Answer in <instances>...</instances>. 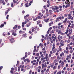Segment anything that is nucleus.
Returning <instances> with one entry per match:
<instances>
[{"mask_svg": "<svg viewBox=\"0 0 74 74\" xmlns=\"http://www.w3.org/2000/svg\"><path fill=\"white\" fill-rule=\"evenodd\" d=\"M71 54H70L69 55H67L66 56V60H68L69 58L71 59Z\"/></svg>", "mask_w": 74, "mask_h": 74, "instance_id": "f257e3e1", "label": "nucleus"}, {"mask_svg": "<svg viewBox=\"0 0 74 74\" xmlns=\"http://www.w3.org/2000/svg\"><path fill=\"white\" fill-rule=\"evenodd\" d=\"M12 32V35H13L14 36H15L17 35V34L16 33H15V32H14V31L12 30L11 31Z\"/></svg>", "mask_w": 74, "mask_h": 74, "instance_id": "f03ea898", "label": "nucleus"}, {"mask_svg": "<svg viewBox=\"0 0 74 74\" xmlns=\"http://www.w3.org/2000/svg\"><path fill=\"white\" fill-rule=\"evenodd\" d=\"M73 32V29H69V34H72V32Z\"/></svg>", "mask_w": 74, "mask_h": 74, "instance_id": "7ed1b4c3", "label": "nucleus"}, {"mask_svg": "<svg viewBox=\"0 0 74 74\" xmlns=\"http://www.w3.org/2000/svg\"><path fill=\"white\" fill-rule=\"evenodd\" d=\"M72 17V16H71V14H68V19H71V18Z\"/></svg>", "mask_w": 74, "mask_h": 74, "instance_id": "20e7f679", "label": "nucleus"}, {"mask_svg": "<svg viewBox=\"0 0 74 74\" xmlns=\"http://www.w3.org/2000/svg\"><path fill=\"white\" fill-rule=\"evenodd\" d=\"M50 8H51L53 11H54V12H56V11H55V9L54 8V7L52 6Z\"/></svg>", "mask_w": 74, "mask_h": 74, "instance_id": "39448f33", "label": "nucleus"}, {"mask_svg": "<svg viewBox=\"0 0 74 74\" xmlns=\"http://www.w3.org/2000/svg\"><path fill=\"white\" fill-rule=\"evenodd\" d=\"M10 41L11 42H14V38H12L10 39Z\"/></svg>", "mask_w": 74, "mask_h": 74, "instance_id": "423d86ee", "label": "nucleus"}, {"mask_svg": "<svg viewBox=\"0 0 74 74\" xmlns=\"http://www.w3.org/2000/svg\"><path fill=\"white\" fill-rule=\"evenodd\" d=\"M28 4H29V3L28 2L27 3L25 4V6L26 7H29V5Z\"/></svg>", "mask_w": 74, "mask_h": 74, "instance_id": "0eeeda50", "label": "nucleus"}, {"mask_svg": "<svg viewBox=\"0 0 74 74\" xmlns=\"http://www.w3.org/2000/svg\"><path fill=\"white\" fill-rule=\"evenodd\" d=\"M55 8L56 10H58L59 8V7L57 6H55Z\"/></svg>", "mask_w": 74, "mask_h": 74, "instance_id": "6e6552de", "label": "nucleus"}, {"mask_svg": "<svg viewBox=\"0 0 74 74\" xmlns=\"http://www.w3.org/2000/svg\"><path fill=\"white\" fill-rule=\"evenodd\" d=\"M8 11H9V10H7L5 11V15H6L8 13Z\"/></svg>", "mask_w": 74, "mask_h": 74, "instance_id": "1a4fd4ad", "label": "nucleus"}, {"mask_svg": "<svg viewBox=\"0 0 74 74\" xmlns=\"http://www.w3.org/2000/svg\"><path fill=\"white\" fill-rule=\"evenodd\" d=\"M18 27V25H16L15 26L13 27V29H15L16 28H17Z\"/></svg>", "mask_w": 74, "mask_h": 74, "instance_id": "9d476101", "label": "nucleus"}, {"mask_svg": "<svg viewBox=\"0 0 74 74\" xmlns=\"http://www.w3.org/2000/svg\"><path fill=\"white\" fill-rule=\"evenodd\" d=\"M70 3V2L69 1V0H66L65 2V4H67V3Z\"/></svg>", "mask_w": 74, "mask_h": 74, "instance_id": "9b49d317", "label": "nucleus"}, {"mask_svg": "<svg viewBox=\"0 0 74 74\" xmlns=\"http://www.w3.org/2000/svg\"><path fill=\"white\" fill-rule=\"evenodd\" d=\"M57 51V50L56 49H54V50H53V51H53V53H55V52H56Z\"/></svg>", "mask_w": 74, "mask_h": 74, "instance_id": "f8f14e48", "label": "nucleus"}, {"mask_svg": "<svg viewBox=\"0 0 74 74\" xmlns=\"http://www.w3.org/2000/svg\"><path fill=\"white\" fill-rule=\"evenodd\" d=\"M48 54L47 53L46 55V56L45 57L46 59H48Z\"/></svg>", "mask_w": 74, "mask_h": 74, "instance_id": "ddd939ff", "label": "nucleus"}, {"mask_svg": "<svg viewBox=\"0 0 74 74\" xmlns=\"http://www.w3.org/2000/svg\"><path fill=\"white\" fill-rule=\"evenodd\" d=\"M60 45H61V46H62V47H63L64 46V44L62 42H60Z\"/></svg>", "mask_w": 74, "mask_h": 74, "instance_id": "4468645a", "label": "nucleus"}, {"mask_svg": "<svg viewBox=\"0 0 74 74\" xmlns=\"http://www.w3.org/2000/svg\"><path fill=\"white\" fill-rule=\"evenodd\" d=\"M4 24H2L0 26V27L1 28V27H4Z\"/></svg>", "mask_w": 74, "mask_h": 74, "instance_id": "2eb2a0df", "label": "nucleus"}, {"mask_svg": "<svg viewBox=\"0 0 74 74\" xmlns=\"http://www.w3.org/2000/svg\"><path fill=\"white\" fill-rule=\"evenodd\" d=\"M60 35H58V38L59 40V41H60Z\"/></svg>", "mask_w": 74, "mask_h": 74, "instance_id": "dca6fc26", "label": "nucleus"}, {"mask_svg": "<svg viewBox=\"0 0 74 74\" xmlns=\"http://www.w3.org/2000/svg\"><path fill=\"white\" fill-rule=\"evenodd\" d=\"M26 35H27V34L26 33H25V34H23V36L24 37H26V36H26Z\"/></svg>", "mask_w": 74, "mask_h": 74, "instance_id": "f3484780", "label": "nucleus"}, {"mask_svg": "<svg viewBox=\"0 0 74 74\" xmlns=\"http://www.w3.org/2000/svg\"><path fill=\"white\" fill-rule=\"evenodd\" d=\"M27 22H26V21H25L24 22H23L22 23V25H25V24H26Z\"/></svg>", "mask_w": 74, "mask_h": 74, "instance_id": "a211bd4d", "label": "nucleus"}, {"mask_svg": "<svg viewBox=\"0 0 74 74\" xmlns=\"http://www.w3.org/2000/svg\"><path fill=\"white\" fill-rule=\"evenodd\" d=\"M69 3H69L67 4V5L68 6V7H70V4Z\"/></svg>", "mask_w": 74, "mask_h": 74, "instance_id": "6ab92c4d", "label": "nucleus"}, {"mask_svg": "<svg viewBox=\"0 0 74 74\" xmlns=\"http://www.w3.org/2000/svg\"><path fill=\"white\" fill-rule=\"evenodd\" d=\"M60 34L61 35H63V36H64V35H65V33H63L62 32H61Z\"/></svg>", "mask_w": 74, "mask_h": 74, "instance_id": "aec40b11", "label": "nucleus"}, {"mask_svg": "<svg viewBox=\"0 0 74 74\" xmlns=\"http://www.w3.org/2000/svg\"><path fill=\"white\" fill-rule=\"evenodd\" d=\"M56 67H57V66H54V67H53V70H55V69H56Z\"/></svg>", "mask_w": 74, "mask_h": 74, "instance_id": "412c9836", "label": "nucleus"}, {"mask_svg": "<svg viewBox=\"0 0 74 74\" xmlns=\"http://www.w3.org/2000/svg\"><path fill=\"white\" fill-rule=\"evenodd\" d=\"M57 58L58 59H60V57H59V56H58L57 57Z\"/></svg>", "mask_w": 74, "mask_h": 74, "instance_id": "4be33fe9", "label": "nucleus"}, {"mask_svg": "<svg viewBox=\"0 0 74 74\" xmlns=\"http://www.w3.org/2000/svg\"><path fill=\"white\" fill-rule=\"evenodd\" d=\"M20 67H22V68H24V67H25V66L24 65L22 66V65H21L20 66Z\"/></svg>", "mask_w": 74, "mask_h": 74, "instance_id": "5701e85b", "label": "nucleus"}, {"mask_svg": "<svg viewBox=\"0 0 74 74\" xmlns=\"http://www.w3.org/2000/svg\"><path fill=\"white\" fill-rule=\"evenodd\" d=\"M11 7H14V4H13V3H11Z\"/></svg>", "mask_w": 74, "mask_h": 74, "instance_id": "b1692460", "label": "nucleus"}, {"mask_svg": "<svg viewBox=\"0 0 74 74\" xmlns=\"http://www.w3.org/2000/svg\"><path fill=\"white\" fill-rule=\"evenodd\" d=\"M69 32V30L68 29H66V32H65V34H67V33H68V32Z\"/></svg>", "mask_w": 74, "mask_h": 74, "instance_id": "393cba45", "label": "nucleus"}, {"mask_svg": "<svg viewBox=\"0 0 74 74\" xmlns=\"http://www.w3.org/2000/svg\"><path fill=\"white\" fill-rule=\"evenodd\" d=\"M45 59V57H44L43 58H42L41 59V61H42V60H44Z\"/></svg>", "mask_w": 74, "mask_h": 74, "instance_id": "a878e982", "label": "nucleus"}, {"mask_svg": "<svg viewBox=\"0 0 74 74\" xmlns=\"http://www.w3.org/2000/svg\"><path fill=\"white\" fill-rule=\"evenodd\" d=\"M49 18H47L46 19V20L45 21V22L47 23V22H48V21H49Z\"/></svg>", "mask_w": 74, "mask_h": 74, "instance_id": "bb28decb", "label": "nucleus"}, {"mask_svg": "<svg viewBox=\"0 0 74 74\" xmlns=\"http://www.w3.org/2000/svg\"><path fill=\"white\" fill-rule=\"evenodd\" d=\"M34 30H35V31H36V29H37V26H36V27L34 28Z\"/></svg>", "mask_w": 74, "mask_h": 74, "instance_id": "cd10ccee", "label": "nucleus"}, {"mask_svg": "<svg viewBox=\"0 0 74 74\" xmlns=\"http://www.w3.org/2000/svg\"><path fill=\"white\" fill-rule=\"evenodd\" d=\"M49 12L50 13H52V12H53V11H52V10H49Z\"/></svg>", "mask_w": 74, "mask_h": 74, "instance_id": "c85d7f7f", "label": "nucleus"}, {"mask_svg": "<svg viewBox=\"0 0 74 74\" xmlns=\"http://www.w3.org/2000/svg\"><path fill=\"white\" fill-rule=\"evenodd\" d=\"M33 28H34V27H32V32H33L34 31L35 32V30L34 29V28L33 29Z\"/></svg>", "mask_w": 74, "mask_h": 74, "instance_id": "c756f323", "label": "nucleus"}, {"mask_svg": "<svg viewBox=\"0 0 74 74\" xmlns=\"http://www.w3.org/2000/svg\"><path fill=\"white\" fill-rule=\"evenodd\" d=\"M27 61L28 63H29L30 62V60L29 59H27Z\"/></svg>", "mask_w": 74, "mask_h": 74, "instance_id": "7c9ffc66", "label": "nucleus"}, {"mask_svg": "<svg viewBox=\"0 0 74 74\" xmlns=\"http://www.w3.org/2000/svg\"><path fill=\"white\" fill-rule=\"evenodd\" d=\"M71 25V23H69V25H68V27H70V25Z\"/></svg>", "mask_w": 74, "mask_h": 74, "instance_id": "2f4dec72", "label": "nucleus"}, {"mask_svg": "<svg viewBox=\"0 0 74 74\" xmlns=\"http://www.w3.org/2000/svg\"><path fill=\"white\" fill-rule=\"evenodd\" d=\"M37 17H36V18H34L33 19V20L34 21H37Z\"/></svg>", "mask_w": 74, "mask_h": 74, "instance_id": "473e14b6", "label": "nucleus"}, {"mask_svg": "<svg viewBox=\"0 0 74 74\" xmlns=\"http://www.w3.org/2000/svg\"><path fill=\"white\" fill-rule=\"evenodd\" d=\"M56 74H61V71H59Z\"/></svg>", "mask_w": 74, "mask_h": 74, "instance_id": "72a5a7b5", "label": "nucleus"}, {"mask_svg": "<svg viewBox=\"0 0 74 74\" xmlns=\"http://www.w3.org/2000/svg\"><path fill=\"white\" fill-rule=\"evenodd\" d=\"M18 71H20V67L19 66L18 67Z\"/></svg>", "mask_w": 74, "mask_h": 74, "instance_id": "f704fd0d", "label": "nucleus"}, {"mask_svg": "<svg viewBox=\"0 0 74 74\" xmlns=\"http://www.w3.org/2000/svg\"><path fill=\"white\" fill-rule=\"evenodd\" d=\"M36 56L38 57L39 56V53H36Z\"/></svg>", "mask_w": 74, "mask_h": 74, "instance_id": "c9c22d12", "label": "nucleus"}, {"mask_svg": "<svg viewBox=\"0 0 74 74\" xmlns=\"http://www.w3.org/2000/svg\"><path fill=\"white\" fill-rule=\"evenodd\" d=\"M44 64H42V69H44Z\"/></svg>", "mask_w": 74, "mask_h": 74, "instance_id": "e433bc0d", "label": "nucleus"}, {"mask_svg": "<svg viewBox=\"0 0 74 74\" xmlns=\"http://www.w3.org/2000/svg\"><path fill=\"white\" fill-rule=\"evenodd\" d=\"M50 33H54V31H53V30H52L50 32Z\"/></svg>", "mask_w": 74, "mask_h": 74, "instance_id": "4c0bfd02", "label": "nucleus"}, {"mask_svg": "<svg viewBox=\"0 0 74 74\" xmlns=\"http://www.w3.org/2000/svg\"><path fill=\"white\" fill-rule=\"evenodd\" d=\"M68 15V14H65L64 15V17H66Z\"/></svg>", "mask_w": 74, "mask_h": 74, "instance_id": "58836bf2", "label": "nucleus"}, {"mask_svg": "<svg viewBox=\"0 0 74 74\" xmlns=\"http://www.w3.org/2000/svg\"><path fill=\"white\" fill-rule=\"evenodd\" d=\"M70 52L71 53H72L73 52V50H71L70 51Z\"/></svg>", "mask_w": 74, "mask_h": 74, "instance_id": "ea45409f", "label": "nucleus"}, {"mask_svg": "<svg viewBox=\"0 0 74 74\" xmlns=\"http://www.w3.org/2000/svg\"><path fill=\"white\" fill-rule=\"evenodd\" d=\"M8 17H9V15H7L6 17L7 19H8Z\"/></svg>", "mask_w": 74, "mask_h": 74, "instance_id": "a19ab883", "label": "nucleus"}, {"mask_svg": "<svg viewBox=\"0 0 74 74\" xmlns=\"http://www.w3.org/2000/svg\"><path fill=\"white\" fill-rule=\"evenodd\" d=\"M40 71H41L40 70V69H38V73H40Z\"/></svg>", "mask_w": 74, "mask_h": 74, "instance_id": "79ce46f5", "label": "nucleus"}, {"mask_svg": "<svg viewBox=\"0 0 74 74\" xmlns=\"http://www.w3.org/2000/svg\"><path fill=\"white\" fill-rule=\"evenodd\" d=\"M55 46H53V48L52 49V51H53V49H55Z\"/></svg>", "mask_w": 74, "mask_h": 74, "instance_id": "37998d69", "label": "nucleus"}, {"mask_svg": "<svg viewBox=\"0 0 74 74\" xmlns=\"http://www.w3.org/2000/svg\"><path fill=\"white\" fill-rule=\"evenodd\" d=\"M49 69H47V70L46 71V72L47 73H48V72H49Z\"/></svg>", "mask_w": 74, "mask_h": 74, "instance_id": "c03bdc74", "label": "nucleus"}, {"mask_svg": "<svg viewBox=\"0 0 74 74\" xmlns=\"http://www.w3.org/2000/svg\"><path fill=\"white\" fill-rule=\"evenodd\" d=\"M51 38V37H49V36H48L47 37V40H48L49 39H50V38Z\"/></svg>", "mask_w": 74, "mask_h": 74, "instance_id": "a18cd8bd", "label": "nucleus"}, {"mask_svg": "<svg viewBox=\"0 0 74 74\" xmlns=\"http://www.w3.org/2000/svg\"><path fill=\"white\" fill-rule=\"evenodd\" d=\"M43 17L44 18H47V16H45V15H44L43 16Z\"/></svg>", "mask_w": 74, "mask_h": 74, "instance_id": "49530a36", "label": "nucleus"}, {"mask_svg": "<svg viewBox=\"0 0 74 74\" xmlns=\"http://www.w3.org/2000/svg\"><path fill=\"white\" fill-rule=\"evenodd\" d=\"M73 49V47H72V46H71L70 47H69V49Z\"/></svg>", "mask_w": 74, "mask_h": 74, "instance_id": "de8ad7c7", "label": "nucleus"}, {"mask_svg": "<svg viewBox=\"0 0 74 74\" xmlns=\"http://www.w3.org/2000/svg\"><path fill=\"white\" fill-rule=\"evenodd\" d=\"M60 66L59 65L58 67V69H60Z\"/></svg>", "mask_w": 74, "mask_h": 74, "instance_id": "09e8293b", "label": "nucleus"}, {"mask_svg": "<svg viewBox=\"0 0 74 74\" xmlns=\"http://www.w3.org/2000/svg\"><path fill=\"white\" fill-rule=\"evenodd\" d=\"M56 20H57V21H59V18L58 17V18H56Z\"/></svg>", "mask_w": 74, "mask_h": 74, "instance_id": "8fccbe9b", "label": "nucleus"}, {"mask_svg": "<svg viewBox=\"0 0 74 74\" xmlns=\"http://www.w3.org/2000/svg\"><path fill=\"white\" fill-rule=\"evenodd\" d=\"M25 21L27 22H28L29 21V19H26Z\"/></svg>", "mask_w": 74, "mask_h": 74, "instance_id": "3c124183", "label": "nucleus"}, {"mask_svg": "<svg viewBox=\"0 0 74 74\" xmlns=\"http://www.w3.org/2000/svg\"><path fill=\"white\" fill-rule=\"evenodd\" d=\"M46 15L47 16V17L49 16V14H46Z\"/></svg>", "mask_w": 74, "mask_h": 74, "instance_id": "603ef678", "label": "nucleus"}, {"mask_svg": "<svg viewBox=\"0 0 74 74\" xmlns=\"http://www.w3.org/2000/svg\"><path fill=\"white\" fill-rule=\"evenodd\" d=\"M53 65H51L50 67H51V68H53Z\"/></svg>", "mask_w": 74, "mask_h": 74, "instance_id": "864d4df0", "label": "nucleus"}, {"mask_svg": "<svg viewBox=\"0 0 74 74\" xmlns=\"http://www.w3.org/2000/svg\"><path fill=\"white\" fill-rule=\"evenodd\" d=\"M17 70H18V69H17V68H16V67L15 68V71H17Z\"/></svg>", "mask_w": 74, "mask_h": 74, "instance_id": "5fc2aeb1", "label": "nucleus"}, {"mask_svg": "<svg viewBox=\"0 0 74 74\" xmlns=\"http://www.w3.org/2000/svg\"><path fill=\"white\" fill-rule=\"evenodd\" d=\"M13 2H14V4H15V3H17V1H15Z\"/></svg>", "mask_w": 74, "mask_h": 74, "instance_id": "6e6d98bb", "label": "nucleus"}, {"mask_svg": "<svg viewBox=\"0 0 74 74\" xmlns=\"http://www.w3.org/2000/svg\"><path fill=\"white\" fill-rule=\"evenodd\" d=\"M73 62V60H71V63H72Z\"/></svg>", "mask_w": 74, "mask_h": 74, "instance_id": "4d7b16f0", "label": "nucleus"}, {"mask_svg": "<svg viewBox=\"0 0 74 74\" xmlns=\"http://www.w3.org/2000/svg\"><path fill=\"white\" fill-rule=\"evenodd\" d=\"M50 54H52V53H53V52L52 51H51L50 52Z\"/></svg>", "mask_w": 74, "mask_h": 74, "instance_id": "13d9d810", "label": "nucleus"}, {"mask_svg": "<svg viewBox=\"0 0 74 74\" xmlns=\"http://www.w3.org/2000/svg\"><path fill=\"white\" fill-rule=\"evenodd\" d=\"M56 10L57 12H59V10L58 9H57Z\"/></svg>", "mask_w": 74, "mask_h": 74, "instance_id": "bf43d9fd", "label": "nucleus"}, {"mask_svg": "<svg viewBox=\"0 0 74 74\" xmlns=\"http://www.w3.org/2000/svg\"><path fill=\"white\" fill-rule=\"evenodd\" d=\"M61 53L62 55H63V56H64V53H63V52H62Z\"/></svg>", "mask_w": 74, "mask_h": 74, "instance_id": "052dcab7", "label": "nucleus"}, {"mask_svg": "<svg viewBox=\"0 0 74 74\" xmlns=\"http://www.w3.org/2000/svg\"><path fill=\"white\" fill-rule=\"evenodd\" d=\"M22 27H25V25L22 24Z\"/></svg>", "mask_w": 74, "mask_h": 74, "instance_id": "680f3d73", "label": "nucleus"}, {"mask_svg": "<svg viewBox=\"0 0 74 74\" xmlns=\"http://www.w3.org/2000/svg\"><path fill=\"white\" fill-rule=\"evenodd\" d=\"M56 72H57V70L55 71L54 73V74H56Z\"/></svg>", "mask_w": 74, "mask_h": 74, "instance_id": "e2e57ef3", "label": "nucleus"}, {"mask_svg": "<svg viewBox=\"0 0 74 74\" xmlns=\"http://www.w3.org/2000/svg\"><path fill=\"white\" fill-rule=\"evenodd\" d=\"M2 69H3V66H1V67H0V70H1Z\"/></svg>", "mask_w": 74, "mask_h": 74, "instance_id": "0e129e2a", "label": "nucleus"}, {"mask_svg": "<svg viewBox=\"0 0 74 74\" xmlns=\"http://www.w3.org/2000/svg\"><path fill=\"white\" fill-rule=\"evenodd\" d=\"M60 44L59 42H58L57 43V45H59Z\"/></svg>", "mask_w": 74, "mask_h": 74, "instance_id": "69168bd1", "label": "nucleus"}, {"mask_svg": "<svg viewBox=\"0 0 74 74\" xmlns=\"http://www.w3.org/2000/svg\"><path fill=\"white\" fill-rule=\"evenodd\" d=\"M26 61H27V59H25V60H24V62H26Z\"/></svg>", "mask_w": 74, "mask_h": 74, "instance_id": "338daca9", "label": "nucleus"}, {"mask_svg": "<svg viewBox=\"0 0 74 74\" xmlns=\"http://www.w3.org/2000/svg\"><path fill=\"white\" fill-rule=\"evenodd\" d=\"M39 26L40 27H42V25L41 24H39Z\"/></svg>", "mask_w": 74, "mask_h": 74, "instance_id": "774afa93", "label": "nucleus"}]
</instances>
